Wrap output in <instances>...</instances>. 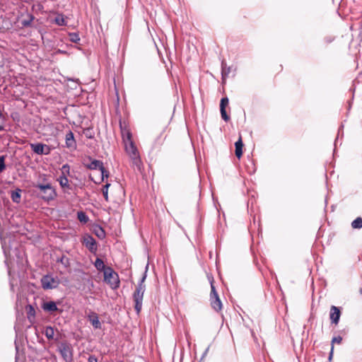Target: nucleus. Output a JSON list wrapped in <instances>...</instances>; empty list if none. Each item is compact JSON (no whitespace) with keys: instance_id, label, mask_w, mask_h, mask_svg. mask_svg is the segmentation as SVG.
Segmentation results:
<instances>
[{"instance_id":"nucleus-26","label":"nucleus","mask_w":362,"mask_h":362,"mask_svg":"<svg viewBox=\"0 0 362 362\" xmlns=\"http://www.w3.org/2000/svg\"><path fill=\"white\" fill-rule=\"evenodd\" d=\"M69 40L73 42H78L80 40L78 34L76 33H69Z\"/></svg>"},{"instance_id":"nucleus-2","label":"nucleus","mask_w":362,"mask_h":362,"mask_svg":"<svg viewBox=\"0 0 362 362\" xmlns=\"http://www.w3.org/2000/svg\"><path fill=\"white\" fill-rule=\"evenodd\" d=\"M146 274H144L139 284L136 286V288L134 293L133 298L134 301V308L137 313H139L142 308V302L144 294L145 292V285L144 282L146 279Z\"/></svg>"},{"instance_id":"nucleus-15","label":"nucleus","mask_w":362,"mask_h":362,"mask_svg":"<svg viewBox=\"0 0 362 362\" xmlns=\"http://www.w3.org/2000/svg\"><path fill=\"white\" fill-rule=\"evenodd\" d=\"M25 311L28 319L29 320V321L32 322L35 317V310L34 307L32 305H28L25 307Z\"/></svg>"},{"instance_id":"nucleus-9","label":"nucleus","mask_w":362,"mask_h":362,"mask_svg":"<svg viewBox=\"0 0 362 362\" xmlns=\"http://www.w3.org/2000/svg\"><path fill=\"white\" fill-rule=\"evenodd\" d=\"M341 316V313L339 308L332 305L330 308L329 317L332 323L337 325L339 323Z\"/></svg>"},{"instance_id":"nucleus-36","label":"nucleus","mask_w":362,"mask_h":362,"mask_svg":"<svg viewBox=\"0 0 362 362\" xmlns=\"http://www.w3.org/2000/svg\"><path fill=\"white\" fill-rule=\"evenodd\" d=\"M88 362H98V358L95 356L91 355L88 357Z\"/></svg>"},{"instance_id":"nucleus-6","label":"nucleus","mask_w":362,"mask_h":362,"mask_svg":"<svg viewBox=\"0 0 362 362\" xmlns=\"http://www.w3.org/2000/svg\"><path fill=\"white\" fill-rule=\"evenodd\" d=\"M211 294H210V300L211 305L214 310L216 311H219L222 308V303L218 297V295L216 291L215 286L213 284H211Z\"/></svg>"},{"instance_id":"nucleus-10","label":"nucleus","mask_w":362,"mask_h":362,"mask_svg":"<svg viewBox=\"0 0 362 362\" xmlns=\"http://www.w3.org/2000/svg\"><path fill=\"white\" fill-rule=\"evenodd\" d=\"M65 144L66 148L71 150L76 149V142L74 139V134L71 131H69V132L66 133L65 138Z\"/></svg>"},{"instance_id":"nucleus-20","label":"nucleus","mask_w":362,"mask_h":362,"mask_svg":"<svg viewBox=\"0 0 362 362\" xmlns=\"http://www.w3.org/2000/svg\"><path fill=\"white\" fill-rule=\"evenodd\" d=\"M54 23L58 25H65L66 24L64 16L62 14H58L55 17Z\"/></svg>"},{"instance_id":"nucleus-13","label":"nucleus","mask_w":362,"mask_h":362,"mask_svg":"<svg viewBox=\"0 0 362 362\" xmlns=\"http://www.w3.org/2000/svg\"><path fill=\"white\" fill-rule=\"evenodd\" d=\"M89 320L94 328L100 329L101 327V323L95 313L89 316Z\"/></svg>"},{"instance_id":"nucleus-7","label":"nucleus","mask_w":362,"mask_h":362,"mask_svg":"<svg viewBox=\"0 0 362 362\" xmlns=\"http://www.w3.org/2000/svg\"><path fill=\"white\" fill-rule=\"evenodd\" d=\"M32 151L37 155H49L51 152V148L47 144L42 143H35L30 144Z\"/></svg>"},{"instance_id":"nucleus-22","label":"nucleus","mask_w":362,"mask_h":362,"mask_svg":"<svg viewBox=\"0 0 362 362\" xmlns=\"http://www.w3.org/2000/svg\"><path fill=\"white\" fill-rule=\"evenodd\" d=\"M95 267H96V269L99 271H105V269L107 268L105 267V264L103 262V261L101 259H99V258H97L95 262Z\"/></svg>"},{"instance_id":"nucleus-19","label":"nucleus","mask_w":362,"mask_h":362,"mask_svg":"<svg viewBox=\"0 0 362 362\" xmlns=\"http://www.w3.org/2000/svg\"><path fill=\"white\" fill-rule=\"evenodd\" d=\"M58 181L62 187H69V180L66 175H62L58 178Z\"/></svg>"},{"instance_id":"nucleus-25","label":"nucleus","mask_w":362,"mask_h":362,"mask_svg":"<svg viewBox=\"0 0 362 362\" xmlns=\"http://www.w3.org/2000/svg\"><path fill=\"white\" fill-rule=\"evenodd\" d=\"M58 262H61L65 267H68L70 264L69 259L65 255L59 259Z\"/></svg>"},{"instance_id":"nucleus-18","label":"nucleus","mask_w":362,"mask_h":362,"mask_svg":"<svg viewBox=\"0 0 362 362\" xmlns=\"http://www.w3.org/2000/svg\"><path fill=\"white\" fill-rule=\"evenodd\" d=\"M44 334L48 339H52L54 335V328L51 326H47L45 327Z\"/></svg>"},{"instance_id":"nucleus-16","label":"nucleus","mask_w":362,"mask_h":362,"mask_svg":"<svg viewBox=\"0 0 362 362\" xmlns=\"http://www.w3.org/2000/svg\"><path fill=\"white\" fill-rule=\"evenodd\" d=\"M222 69H221V74H222V79L223 81L226 80V78L228 77V74L230 72V67L227 66L226 64L223 62L221 64Z\"/></svg>"},{"instance_id":"nucleus-21","label":"nucleus","mask_w":362,"mask_h":362,"mask_svg":"<svg viewBox=\"0 0 362 362\" xmlns=\"http://www.w3.org/2000/svg\"><path fill=\"white\" fill-rule=\"evenodd\" d=\"M11 199L13 202L19 203L21 201V189L12 192Z\"/></svg>"},{"instance_id":"nucleus-8","label":"nucleus","mask_w":362,"mask_h":362,"mask_svg":"<svg viewBox=\"0 0 362 362\" xmlns=\"http://www.w3.org/2000/svg\"><path fill=\"white\" fill-rule=\"evenodd\" d=\"M60 354L66 362H71L73 360V355L69 346L62 345L59 349Z\"/></svg>"},{"instance_id":"nucleus-29","label":"nucleus","mask_w":362,"mask_h":362,"mask_svg":"<svg viewBox=\"0 0 362 362\" xmlns=\"http://www.w3.org/2000/svg\"><path fill=\"white\" fill-rule=\"evenodd\" d=\"M220 111H221V117L222 119L226 121V122H228L229 119H230V117L229 116L227 115L226 113V109L224 108H220Z\"/></svg>"},{"instance_id":"nucleus-31","label":"nucleus","mask_w":362,"mask_h":362,"mask_svg":"<svg viewBox=\"0 0 362 362\" xmlns=\"http://www.w3.org/2000/svg\"><path fill=\"white\" fill-rule=\"evenodd\" d=\"M4 161H5V156H0V173L1 172H3L4 170V169L6 168Z\"/></svg>"},{"instance_id":"nucleus-40","label":"nucleus","mask_w":362,"mask_h":362,"mask_svg":"<svg viewBox=\"0 0 362 362\" xmlns=\"http://www.w3.org/2000/svg\"><path fill=\"white\" fill-rule=\"evenodd\" d=\"M86 136H87L88 138H92V136H91V135H88V134H86Z\"/></svg>"},{"instance_id":"nucleus-24","label":"nucleus","mask_w":362,"mask_h":362,"mask_svg":"<svg viewBox=\"0 0 362 362\" xmlns=\"http://www.w3.org/2000/svg\"><path fill=\"white\" fill-rule=\"evenodd\" d=\"M77 218L81 222L86 223L88 221V217L83 211H78L77 213Z\"/></svg>"},{"instance_id":"nucleus-12","label":"nucleus","mask_w":362,"mask_h":362,"mask_svg":"<svg viewBox=\"0 0 362 362\" xmlns=\"http://www.w3.org/2000/svg\"><path fill=\"white\" fill-rule=\"evenodd\" d=\"M83 244L90 251L96 250V242L92 236H85L83 238Z\"/></svg>"},{"instance_id":"nucleus-28","label":"nucleus","mask_w":362,"mask_h":362,"mask_svg":"<svg viewBox=\"0 0 362 362\" xmlns=\"http://www.w3.org/2000/svg\"><path fill=\"white\" fill-rule=\"evenodd\" d=\"M110 186V184L107 183L103 188V194L106 201L108 200V188Z\"/></svg>"},{"instance_id":"nucleus-34","label":"nucleus","mask_w":362,"mask_h":362,"mask_svg":"<svg viewBox=\"0 0 362 362\" xmlns=\"http://www.w3.org/2000/svg\"><path fill=\"white\" fill-rule=\"evenodd\" d=\"M69 173V165L64 164L62 167V175H66Z\"/></svg>"},{"instance_id":"nucleus-30","label":"nucleus","mask_w":362,"mask_h":362,"mask_svg":"<svg viewBox=\"0 0 362 362\" xmlns=\"http://www.w3.org/2000/svg\"><path fill=\"white\" fill-rule=\"evenodd\" d=\"M101 173V178L102 180L104 181L105 178H107L109 176V173L107 170H106L104 168V166L102 168V169L100 170Z\"/></svg>"},{"instance_id":"nucleus-39","label":"nucleus","mask_w":362,"mask_h":362,"mask_svg":"<svg viewBox=\"0 0 362 362\" xmlns=\"http://www.w3.org/2000/svg\"><path fill=\"white\" fill-rule=\"evenodd\" d=\"M209 349H206L204 354V356H205L206 354H207V351H208Z\"/></svg>"},{"instance_id":"nucleus-41","label":"nucleus","mask_w":362,"mask_h":362,"mask_svg":"<svg viewBox=\"0 0 362 362\" xmlns=\"http://www.w3.org/2000/svg\"><path fill=\"white\" fill-rule=\"evenodd\" d=\"M8 274L11 275V270H10L9 268H8Z\"/></svg>"},{"instance_id":"nucleus-14","label":"nucleus","mask_w":362,"mask_h":362,"mask_svg":"<svg viewBox=\"0 0 362 362\" xmlns=\"http://www.w3.org/2000/svg\"><path fill=\"white\" fill-rule=\"evenodd\" d=\"M235 156L240 158L243 155V144L241 137L235 143Z\"/></svg>"},{"instance_id":"nucleus-4","label":"nucleus","mask_w":362,"mask_h":362,"mask_svg":"<svg viewBox=\"0 0 362 362\" xmlns=\"http://www.w3.org/2000/svg\"><path fill=\"white\" fill-rule=\"evenodd\" d=\"M104 280L113 289L119 286V276L111 267H107L105 269Z\"/></svg>"},{"instance_id":"nucleus-5","label":"nucleus","mask_w":362,"mask_h":362,"mask_svg":"<svg viewBox=\"0 0 362 362\" xmlns=\"http://www.w3.org/2000/svg\"><path fill=\"white\" fill-rule=\"evenodd\" d=\"M59 284V279L51 275H45L41 279V285L45 290L56 288Z\"/></svg>"},{"instance_id":"nucleus-27","label":"nucleus","mask_w":362,"mask_h":362,"mask_svg":"<svg viewBox=\"0 0 362 362\" xmlns=\"http://www.w3.org/2000/svg\"><path fill=\"white\" fill-rule=\"evenodd\" d=\"M95 235L100 238H103L105 237V231L104 230L100 228V227H98L95 229Z\"/></svg>"},{"instance_id":"nucleus-33","label":"nucleus","mask_w":362,"mask_h":362,"mask_svg":"<svg viewBox=\"0 0 362 362\" xmlns=\"http://www.w3.org/2000/svg\"><path fill=\"white\" fill-rule=\"evenodd\" d=\"M1 240L2 249L4 250V255L6 256L7 255V251H6V239L2 235H1Z\"/></svg>"},{"instance_id":"nucleus-23","label":"nucleus","mask_w":362,"mask_h":362,"mask_svg":"<svg viewBox=\"0 0 362 362\" xmlns=\"http://www.w3.org/2000/svg\"><path fill=\"white\" fill-rule=\"evenodd\" d=\"M351 227L353 228L360 229L362 228V218L358 217L354 220L351 223Z\"/></svg>"},{"instance_id":"nucleus-11","label":"nucleus","mask_w":362,"mask_h":362,"mask_svg":"<svg viewBox=\"0 0 362 362\" xmlns=\"http://www.w3.org/2000/svg\"><path fill=\"white\" fill-rule=\"evenodd\" d=\"M42 308L47 313H52L55 311H58L59 308L57 303L54 301H46L42 305ZM59 312H62V310H59Z\"/></svg>"},{"instance_id":"nucleus-1","label":"nucleus","mask_w":362,"mask_h":362,"mask_svg":"<svg viewBox=\"0 0 362 362\" xmlns=\"http://www.w3.org/2000/svg\"><path fill=\"white\" fill-rule=\"evenodd\" d=\"M122 140L126 153L132 160V165L141 170L142 162L137 148L132 139V134L128 129H122Z\"/></svg>"},{"instance_id":"nucleus-38","label":"nucleus","mask_w":362,"mask_h":362,"mask_svg":"<svg viewBox=\"0 0 362 362\" xmlns=\"http://www.w3.org/2000/svg\"><path fill=\"white\" fill-rule=\"evenodd\" d=\"M28 24H29V23H28V22H26V21H25V22L23 23V25H28Z\"/></svg>"},{"instance_id":"nucleus-32","label":"nucleus","mask_w":362,"mask_h":362,"mask_svg":"<svg viewBox=\"0 0 362 362\" xmlns=\"http://www.w3.org/2000/svg\"><path fill=\"white\" fill-rule=\"evenodd\" d=\"M228 98H223L221 100L220 103V108H224L226 109V107L228 105Z\"/></svg>"},{"instance_id":"nucleus-35","label":"nucleus","mask_w":362,"mask_h":362,"mask_svg":"<svg viewBox=\"0 0 362 362\" xmlns=\"http://www.w3.org/2000/svg\"><path fill=\"white\" fill-rule=\"evenodd\" d=\"M341 341H342L341 337H340V336L334 337L332 339V345H333L334 343L339 344H341Z\"/></svg>"},{"instance_id":"nucleus-3","label":"nucleus","mask_w":362,"mask_h":362,"mask_svg":"<svg viewBox=\"0 0 362 362\" xmlns=\"http://www.w3.org/2000/svg\"><path fill=\"white\" fill-rule=\"evenodd\" d=\"M35 187L40 189V196L45 201L49 202L53 200L57 197L56 191L50 184H38Z\"/></svg>"},{"instance_id":"nucleus-37","label":"nucleus","mask_w":362,"mask_h":362,"mask_svg":"<svg viewBox=\"0 0 362 362\" xmlns=\"http://www.w3.org/2000/svg\"><path fill=\"white\" fill-rule=\"evenodd\" d=\"M333 351H334V345H332L329 356V360L331 361L332 356H333Z\"/></svg>"},{"instance_id":"nucleus-17","label":"nucleus","mask_w":362,"mask_h":362,"mask_svg":"<svg viewBox=\"0 0 362 362\" xmlns=\"http://www.w3.org/2000/svg\"><path fill=\"white\" fill-rule=\"evenodd\" d=\"M103 167V163L101 161L98 160H93L88 165V168L91 170L98 169L100 170V169H102Z\"/></svg>"}]
</instances>
